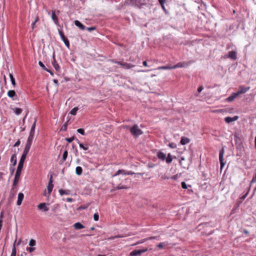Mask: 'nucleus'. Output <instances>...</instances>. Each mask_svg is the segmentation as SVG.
I'll list each match as a JSON object with an SVG mask.
<instances>
[{
	"label": "nucleus",
	"instance_id": "0e129e2a",
	"mask_svg": "<svg viewBox=\"0 0 256 256\" xmlns=\"http://www.w3.org/2000/svg\"><path fill=\"white\" fill-rule=\"evenodd\" d=\"M54 84H56V86H58V80H54Z\"/></svg>",
	"mask_w": 256,
	"mask_h": 256
},
{
	"label": "nucleus",
	"instance_id": "bb28decb",
	"mask_svg": "<svg viewBox=\"0 0 256 256\" xmlns=\"http://www.w3.org/2000/svg\"><path fill=\"white\" fill-rule=\"evenodd\" d=\"M184 160L185 159L184 158H181L180 159V164L184 168H186L188 166V165L185 164L184 162H183Z\"/></svg>",
	"mask_w": 256,
	"mask_h": 256
},
{
	"label": "nucleus",
	"instance_id": "49530a36",
	"mask_svg": "<svg viewBox=\"0 0 256 256\" xmlns=\"http://www.w3.org/2000/svg\"><path fill=\"white\" fill-rule=\"evenodd\" d=\"M74 140V136L72 137V138H66V140L68 142H70H70H72Z\"/></svg>",
	"mask_w": 256,
	"mask_h": 256
},
{
	"label": "nucleus",
	"instance_id": "09e8293b",
	"mask_svg": "<svg viewBox=\"0 0 256 256\" xmlns=\"http://www.w3.org/2000/svg\"><path fill=\"white\" fill-rule=\"evenodd\" d=\"M182 187L184 189L187 188V185H186V183L185 182H182Z\"/></svg>",
	"mask_w": 256,
	"mask_h": 256
},
{
	"label": "nucleus",
	"instance_id": "8fccbe9b",
	"mask_svg": "<svg viewBox=\"0 0 256 256\" xmlns=\"http://www.w3.org/2000/svg\"><path fill=\"white\" fill-rule=\"evenodd\" d=\"M38 64L40 65V67H42V68H43L44 69L46 70V68H45V66L44 65V64L41 62V61H40L38 62Z\"/></svg>",
	"mask_w": 256,
	"mask_h": 256
},
{
	"label": "nucleus",
	"instance_id": "c85d7f7f",
	"mask_svg": "<svg viewBox=\"0 0 256 256\" xmlns=\"http://www.w3.org/2000/svg\"><path fill=\"white\" fill-rule=\"evenodd\" d=\"M8 96L10 98H13L14 96H16V92L14 90H10L8 92Z\"/></svg>",
	"mask_w": 256,
	"mask_h": 256
},
{
	"label": "nucleus",
	"instance_id": "473e14b6",
	"mask_svg": "<svg viewBox=\"0 0 256 256\" xmlns=\"http://www.w3.org/2000/svg\"><path fill=\"white\" fill-rule=\"evenodd\" d=\"M172 69V66H162L158 67L157 70H171Z\"/></svg>",
	"mask_w": 256,
	"mask_h": 256
},
{
	"label": "nucleus",
	"instance_id": "39448f33",
	"mask_svg": "<svg viewBox=\"0 0 256 256\" xmlns=\"http://www.w3.org/2000/svg\"><path fill=\"white\" fill-rule=\"evenodd\" d=\"M52 176H50V180H49V182H48V184L47 186V188H48V195H50V193L52 190V188H53V187H54V185L52 184Z\"/></svg>",
	"mask_w": 256,
	"mask_h": 256
},
{
	"label": "nucleus",
	"instance_id": "9b49d317",
	"mask_svg": "<svg viewBox=\"0 0 256 256\" xmlns=\"http://www.w3.org/2000/svg\"><path fill=\"white\" fill-rule=\"evenodd\" d=\"M157 156L160 160L162 161L165 160L166 159V154L161 152H158L157 153Z\"/></svg>",
	"mask_w": 256,
	"mask_h": 256
},
{
	"label": "nucleus",
	"instance_id": "a878e982",
	"mask_svg": "<svg viewBox=\"0 0 256 256\" xmlns=\"http://www.w3.org/2000/svg\"><path fill=\"white\" fill-rule=\"evenodd\" d=\"M120 174H126V171L124 170H118L116 172L113 176H116L118 175H119Z\"/></svg>",
	"mask_w": 256,
	"mask_h": 256
},
{
	"label": "nucleus",
	"instance_id": "052dcab7",
	"mask_svg": "<svg viewBox=\"0 0 256 256\" xmlns=\"http://www.w3.org/2000/svg\"><path fill=\"white\" fill-rule=\"evenodd\" d=\"M10 170L11 175H12L14 172V168H10Z\"/></svg>",
	"mask_w": 256,
	"mask_h": 256
},
{
	"label": "nucleus",
	"instance_id": "774afa93",
	"mask_svg": "<svg viewBox=\"0 0 256 256\" xmlns=\"http://www.w3.org/2000/svg\"><path fill=\"white\" fill-rule=\"evenodd\" d=\"M38 16H37V17L36 18V19H35V20H34V22H35V23H36V22H38Z\"/></svg>",
	"mask_w": 256,
	"mask_h": 256
},
{
	"label": "nucleus",
	"instance_id": "cd10ccee",
	"mask_svg": "<svg viewBox=\"0 0 256 256\" xmlns=\"http://www.w3.org/2000/svg\"><path fill=\"white\" fill-rule=\"evenodd\" d=\"M122 66L127 69L134 67V65L126 62H123Z\"/></svg>",
	"mask_w": 256,
	"mask_h": 256
},
{
	"label": "nucleus",
	"instance_id": "4468645a",
	"mask_svg": "<svg viewBox=\"0 0 256 256\" xmlns=\"http://www.w3.org/2000/svg\"><path fill=\"white\" fill-rule=\"evenodd\" d=\"M156 238V236H151V237H150V238H144V239L134 244H133L132 246H136L137 244H142L148 240H152V239H154V238Z\"/></svg>",
	"mask_w": 256,
	"mask_h": 256
},
{
	"label": "nucleus",
	"instance_id": "338daca9",
	"mask_svg": "<svg viewBox=\"0 0 256 256\" xmlns=\"http://www.w3.org/2000/svg\"><path fill=\"white\" fill-rule=\"evenodd\" d=\"M35 24H36L35 22H34L32 23V29H34V28Z\"/></svg>",
	"mask_w": 256,
	"mask_h": 256
},
{
	"label": "nucleus",
	"instance_id": "f8f14e48",
	"mask_svg": "<svg viewBox=\"0 0 256 256\" xmlns=\"http://www.w3.org/2000/svg\"><path fill=\"white\" fill-rule=\"evenodd\" d=\"M75 25L78 26L81 30H84L85 29V26L83 25L78 20H76L74 22Z\"/></svg>",
	"mask_w": 256,
	"mask_h": 256
},
{
	"label": "nucleus",
	"instance_id": "3c124183",
	"mask_svg": "<svg viewBox=\"0 0 256 256\" xmlns=\"http://www.w3.org/2000/svg\"><path fill=\"white\" fill-rule=\"evenodd\" d=\"M34 248H27L26 250L30 252H32L34 250Z\"/></svg>",
	"mask_w": 256,
	"mask_h": 256
},
{
	"label": "nucleus",
	"instance_id": "e2e57ef3",
	"mask_svg": "<svg viewBox=\"0 0 256 256\" xmlns=\"http://www.w3.org/2000/svg\"><path fill=\"white\" fill-rule=\"evenodd\" d=\"M160 3L162 5L165 2V0H158Z\"/></svg>",
	"mask_w": 256,
	"mask_h": 256
},
{
	"label": "nucleus",
	"instance_id": "423d86ee",
	"mask_svg": "<svg viewBox=\"0 0 256 256\" xmlns=\"http://www.w3.org/2000/svg\"><path fill=\"white\" fill-rule=\"evenodd\" d=\"M224 154V150L222 148L219 154V160L220 164L221 169L224 165V163L223 162V157Z\"/></svg>",
	"mask_w": 256,
	"mask_h": 256
},
{
	"label": "nucleus",
	"instance_id": "5701e85b",
	"mask_svg": "<svg viewBox=\"0 0 256 256\" xmlns=\"http://www.w3.org/2000/svg\"><path fill=\"white\" fill-rule=\"evenodd\" d=\"M28 152L25 149L24 150L23 152V154L21 156V158L20 159V160H22V162H24L26 155L28 154Z\"/></svg>",
	"mask_w": 256,
	"mask_h": 256
},
{
	"label": "nucleus",
	"instance_id": "b1692460",
	"mask_svg": "<svg viewBox=\"0 0 256 256\" xmlns=\"http://www.w3.org/2000/svg\"><path fill=\"white\" fill-rule=\"evenodd\" d=\"M58 192H59L61 196H62L64 194L68 195V194H70V190H63L62 189L59 190Z\"/></svg>",
	"mask_w": 256,
	"mask_h": 256
},
{
	"label": "nucleus",
	"instance_id": "e433bc0d",
	"mask_svg": "<svg viewBox=\"0 0 256 256\" xmlns=\"http://www.w3.org/2000/svg\"><path fill=\"white\" fill-rule=\"evenodd\" d=\"M10 80H11L12 84L14 86H15L16 84V82H15V80H14V78L13 76V75L12 74H10Z\"/></svg>",
	"mask_w": 256,
	"mask_h": 256
},
{
	"label": "nucleus",
	"instance_id": "a211bd4d",
	"mask_svg": "<svg viewBox=\"0 0 256 256\" xmlns=\"http://www.w3.org/2000/svg\"><path fill=\"white\" fill-rule=\"evenodd\" d=\"M10 162L12 163L13 166H16L17 162L16 160V154H14L12 156L11 158H10Z\"/></svg>",
	"mask_w": 256,
	"mask_h": 256
},
{
	"label": "nucleus",
	"instance_id": "6ab92c4d",
	"mask_svg": "<svg viewBox=\"0 0 256 256\" xmlns=\"http://www.w3.org/2000/svg\"><path fill=\"white\" fill-rule=\"evenodd\" d=\"M52 18L56 24H58V20L57 16L56 15L55 11H52Z\"/></svg>",
	"mask_w": 256,
	"mask_h": 256
},
{
	"label": "nucleus",
	"instance_id": "c9c22d12",
	"mask_svg": "<svg viewBox=\"0 0 256 256\" xmlns=\"http://www.w3.org/2000/svg\"><path fill=\"white\" fill-rule=\"evenodd\" d=\"M68 151L66 150L64 153H63V154H62V162H64V161H65L68 157Z\"/></svg>",
	"mask_w": 256,
	"mask_h": 256
},
{
	"label": "nucleus",
	"instance_id": "5fc2aeb1",
	"mask_svg": "<svg viewBox=\"0 0 256 256\" xmlns=\"http://www.w3.org/2000/svg\"><path fill=\"white\" fill-rule=\"evenodd\" d=\"M256 182V175L254 176L253 177L252 181H251V184L252 183H254V182Z\"/></svg>",
	"mask_w": 256,
	"mask_h": 256
},
{
	"label": "nucleus",
	"instance_id": "c756f323",
	"mask_svg": "<svg viewBox=\"0 0 256 256\" xmlns=\"http://www.w3.org/2000/svg\"><path fill=\"white\" fill-rule=\"evenodd\" d=\"M172 156L171 154H168V156L166 157V162L168 164H170L172 162Z\"/></svg>",
	"mask_w": 256,
	"mask_h": 256
},
{
	"label": "nucleus",
	"instance_id": "f704fd0d",
	"mask_svg": "<svg viewBox=\"0 0 256 256\" xmlns=\"http://www.w3.org/2000/svg\"><path fill=\"white\" fill-rule=\"evenodd\" d=\"M79 146L81 148H82V150H86L88 149V146L87 144L86 145H84L82 143H80Z\"/></svg>",
	"mask_w": 256,
	"mask_h": 256
},
{
	"label": "nucleus",
	"instance_id": "f257e3e1",
	"mask_svg": "<svg viewBox=\"0 0 256 256\" xmlns=\"http://www.w3.org/2000/svg\"><path fill=\"white\" fill-rule=\"evenodd\" d=\"M24 163V162H22V160H20V162H18V166L17 170L16 171V174H15V176H14V180L12 188L11 190V192H12L14 190V187L16 186L18 183V182L19 180L20 177V176L21 174V172H22V169L23 168Z\"/></svg>",
	"mask_w": 256,
	"mask_h": 256
},
{
	"label": "nucleus",
	"instance_id": "20e7f679",
	"mask_svg": "<svg viewBox=\"0 0 256 256\" xmlns=\"http://www.w3.org/2000/svg\"><path fill=\"white\" fill-rule=\"evenodd\" d=\"M38 208L40 210H42L44 212H47L49 208L47 206V204L45 202L40 204L38 206Z\"/></svg>",
	"mask_w": 256,
	"mask_h": 256
},
{
	"label": "nucleus",
	"instance_id": "4d7b16f0",
	"mask_svg": "<svg viewBox=\"0 0 256 256\" xmlns=\"http://www.w3.org/2000/svg\"><path fill=\"white\" fill-rule=\"evenodd\" d=\"M140 250L142 254V253L145 252L146 251H148V248H143L142 250Z\"/></svg>",
	"mask_w": 256,
	"mask_h": 256
},
{
	"label": "nucleus",
	"instance_id": "f03ea898",
	"mask_svg": "<svg viewBox=\"0 0 256 256\" xmlns=\"http://www.w3.org/2000/svg\"><path fill=\"white\" fill-rule=\"evenodd\" d=\"M130 132L134 137H137L142 133V130L138 128L137 125H134L132 126L130 128Z\"/></svg>",
	"mask_w": 256,
	"mask_h": 256
},
{
	"label": "nucleus",
	"instance_id": "7ed1b4c3",
	"mask_svg": "<svg viewBox=\"0 0 256 256\" xmlns=\"http://www.w3.org/2000/svg\"><path fill=\"white\" fill-rule=\"evenodd\" d=\"M250 89V87H245L244 86H240L239 90L236 92V94H238V96L240 94H244L247 91H248Z\"/></svg>",
	"mask_w": 256,
	"mask_h": 256
},
{
	"label": "nucleus",
	"instance_id": "ea45409f",
	"mask_svg": "<svg viewBox=\"0 0 256 256\" xmlns=\"http://www.w3.org/2000/svg\"><path fill=\"white\" fill-rule=\"evenodd\" d=\"M36 240H33V239H31L30 242H29V246H34L36 245Z\"/></svg>",
	"mask_w": 256,
	"mask_h": 256
},
{
	"label": "nucleus",
	"instance_id": "37998d69",
	"mask_svg": "<svg viewBox=\"0 0 256 256\" xmlns=\"http://www.w3.org/2000/svg\"><path fill=\"white\" fill-rule=\"evenodd\" d=\"M77 132L80 134H81L82 135H84L85 134V133H84V129L82 128H78L77 130Z\"/></svg>",
	"mask_w": 256,
	"mask_h": 256
},
{
	"label": "nucleus",
	"instance_id": "7c9ffc66",
	"mask_svg": "<svg viewBox=\"0 0 256 256\" xmlns=\"http://www.w3.org/2000/svg\"><path fill=\"white\" fill-rule=\"evenodd\" d=\"M168 243L166 242H160L157 245V246L160 248H163L164 246H167Z\"/></svg>",
	"mask_w": 256,
	"mask_h": 256
},
{
	"label": "nucleus",
	"instance_id": "72a5a7b5",
	"mask_svg": "<svg viewBox=\"0 0 256 256\" xmlns=\"http://www.w3.org/2000/svg\"><path fill=\"white\" fill-rule=\"evenodd\" d=\"M16 242V240H15V242H14V244L13 246V248L12 250V252L10 256H16V246H15Z\"/></svg>",
	"mask_w": 256,
	"mask_h": 256
},
{
	"label": "nucleus",
	"instance_id": "864d4df0",
	"mask_svg": "<svg viewBox=\"0 0 256 256\" xmlns=\"http://www.w3.org/2000/svg\"><path fill=\"white\" fill-rule=\"evenodd\" d=\"M169 146L171 148H176V144H174V143H170V144H169Z\"/></svg>",
	"mask_w": 256,
	"mask_h": 256
},
{
	"label": "nucleus",
	"instance_id": "0eeeda50",
	"mask_svg": "<svg viewBox=\"0 0 256 256\" xmlns=\"http://www.w3.org/2000/svg\"><path fill=\"white\" fill-rule=\"evenodd\" d=\"M238 116H236L232 118L228 116L224 118V120L226 123L230 124L232 122H234L238 120Z\"/></svg>",
	"mask_w": 256,
	"mask_h": 256
},
{
	"label": "nucleus",
	"instance_id": "13d9d810",
	"mask_svg": "<svg viewBox=\"0 0 256 256\" xmlns=\"http://www.w3.org/2000/svg\"><path fill=\"white\" fill-rule=\"evenodd\" d=\"M203 89H204V88L202 86H200L198 89V92H200Z\"/></svg>",
	"mask_w": 256,
	"mask_h": 256
},
{
	"label": "nucleus",
	"instance_id": "a18cd8bd",
	"mask_svg": "<svg viewBox=\"0 0 256 256\" xmlns=\"http://www.w3.org/2000/svg\"><path fill=\"white\" fill-rule=\"evenodd\" d=\"M99 216L98 213H96L94 215V219L95 221H98V220Z\"/></svg>",
	"mask_w": 256,
	"mask_h": 256
},
{
	"label": "nucleus",
	"instance_id": "f3484780",
	"mask_svg": "<svg viewBox=\"0 0 256 256\" xmlns=\"http://www.w3.org/2000/svg\"><path fill=\"white\" fill-rule=\"evenodd\" d=\"M190 142V140L189 138H185V137H182L181 138V140H180V144L182 145H184V144H186L189 143Z\"/></svg>",
	"mask_w": 256,
	"mask_h": 256
},
{
	"label": "nucleus",
	"instance_id": "58836bf2",
	"mask_svg": "<svg viewBox=\"0 0 256 256\" xmlns=\"http://www.w3.org/2000/svg\"><path fill=\"white\" fill-rule=\"evenodd\" d=\"M129 188V187L128 186H118L116 187L113 190H120V189H127Z\"/></svg>",
	"mask_w": 256,
	"mask_h": 256
},
{
	"label": "nucleus",
	"instance_id": "393cba45",
	"mask_svg": "<svg viewBox=\"0 0 256 256\" xmlns=\"http://www.w3.org/2000/svg\"><path fill=\"white\" fill-rule=\"evenodd\" d=\"M82 172V169L80 166H77L76 168V173L77 175L80 176Z\"/></svg>",
	"mask_w": 256,
	"mask_h": 256
},
{
	"label": "nucleus",
	"instance_id": "aec40b11",
	"mask_svg": "<svg viewBox=\"0 0 256 256\" xmlns=\"http://www.w3.org/2000/svg\"><path fill=\"white\" fill-rule=\"evenodd\" d=\"M53 57H54V60H53V61L52 62V66L54 67V68H55V70L56 71H58L60 70V66H59L58 64L56 61V60H55V59L54 58V56H53Z\"/></svg>",
	"mask_w": 256,
	"mask_h": 256
},
{
	"label": "nucleus",
	"instance_id": "c03bdc74",
	"mask_svg": "<svg viewBox=\"0 0 256 256\" xmlns=\"http://www.w3.org/2000/svg\"><path fill=\"white\" fill-rule=\"evenodd\" d=\"M65 45L68 47V48H69L70 46V43H69V41L68 40L67 38L66 39H64V40H62Z\"/></svg>",
	"mask_w": 256,
	"mask_h": 256
},
{
	"label": "nucleus",
	"instance_id": "2f4dec72",
	"mask_svg": "<svg viewBox=\"0 0 256 256\" xmlns=\"http://www.w3.org/2000/svg\"><path fill=\"white\" fill-rule=\"evenodd\" d=\"M14 112L16 115H19L22 112V110L20 108H16L14 109Z\"/></svg>",
	"mask_w": 256,
	"mask_h": 256
},
{
	"label": "nucleus",
	"instance_id": "9d476101",
	"mask_svg": "<svg viewBox=\"0 0 256 256\" xmlns=\"http://www.w3.org/2000/svg\"><path fill=\"white\" fill-rule=\"evenodd\" d=\"M238 96V94H236V92L233 93L226 98V100L228 102H232Z\"/></svg>",
	"mask_w": 256,
	"mask_h": 256
},
{
	"label": "nucleus",
	"instance_id": "79ce46f5",
	"mask_svg": "<svg viewBox=\"0 0 256 256\" xmlns=\"http://www.w3.org/2000/svg\"><path fill=\"white\" fill-rule=\"evenodd\" d=\"M59 34L60 35V38L62 40H64V39H66V38L65 37L64 33L62 31H59Z\"/></svg>",
	"mask_w": 256,
	"mask_h": 256
},
{
	"label": "nucleus",
	"instance_id": "69168bd1",
	"mask_svg": "<svg viewBox=\"0 0 256 256\" xmlns=\"http://www.w3.org/2000/svg\"><path fill=\"white\" fill-rule=\"evenodd\" d=\"M46 70L47 72H49L50 74H51L52 76H53V75H54L53 72H52L50 70H48V69H46Z\"/></svg>",
	"mask_w": 256,
	"mask_h": 256
},
{
	"label": "nucleus",
	"instance_id": "412c9836",
	"mask_svg": "<svg viewBox=\"0 0 256 256\" xmlns=\"http://www.w3.org/2000/svg\"><path fill=\"white\" fill-rule=\"evenodd\" d=\"M36 122V120L35 118L34 119V123H33V124H32V126L31 127V129H30V134H34Z\"/></svg>",
	"mask_w": 256,
	"mask_h": 256
},
{
	"label": "nucleus",
	"instance_id": "6e6d98bb",
	"mask_svg": "<svg viewBox=\"0 0 256 256\" xmlns=\"http://www.w3.org/2000/svg\"><path fill=\"white\" fill-rule=\"evenodd\" d=\"M20 140H18L14 144V146H18L20 144Z\"/></svg>",
	"mask_w": 256,
	"mask_h": 256
},
{
	"label": "nucleus",
	"instance_id": "2eb2a0df",
	"mask_svg": "<svg viewBox=\"0 0 256 256\" xmlns=\"http://www.w3.org/2000/svg\"><path fill=\"white\" fill-rule=\"evenodd\" d=\"M187 64L185 62H178L176 64L172 66V69L178 68H183L187 66Z\"/></svg>",
	"mask_w": 256,
	"mask_h": 256
},
{
	"label": "nucleus",
	"instance_id": "ddd939ff",
	"mask_svg": "<svg viewBox=\"0 0 256 256\" xmlns=\"http://www.w3.org/2000/svg\"><path fill=\"white\" fill-rule=\"evenodd\" d=\"M142 254L141 252V251L138 250H134L132 252H131L130 254V256H138L141 255Z\"/></svg>",
	"mask_w": 256,
	"mask_h": 256
},
{
	"label": "nucleus",
	"instance_id": "1a4fd4ad",
	"mask_svg": "<svg viewBox=\"0 0 256 256\" xmlns=\"http://www.w3.org/2000/svg\"><path fill=\"white\" fill-rule=\"evenodd\" d=\"M24 195L22 192H20L18 194L17 205L20 206L22 204V201L24 199Z\"/></svg>",
	"mask_w": 256,
	"mask_h": 256
},
{
	"label": "nucleus",
	"instance_id": "680f3d73",
	"mask_svg": "<svg viewBox=\"0 0 256 256\" xmlns=\"http://www.w3.org/2000/svg\"><path fill=\"white\" fill-rule=\"evenodd\" d=\"M143 65L145 66H148V64H147V62L146 61H144L143 62Z\"/></svg>",
	"mask_w": 256,
	"mask_h": 256
},
{
	"label": "nucleus",
	"instance_id": "a19ab883",
	"mask_svg": "<svg viewBox=\"0 0 256 256\" xmlns=\"http://www.w3.org/2000/svg\"><path fill=\"white\" fill-rule=\"evenodd\" d=\"M136 174V175L142 176L144 174H142V173L134 174V172H132V171H128V172H126V175H130V174Z\"/></svg>",
	"mask_w": 256,
	"mask_h": 256
},
{
	"label": "nucleus",
	"instance_id": "de8ad7c7",
	"mask_svg": "<svg viewBox=\"0 0 256 256\" xmlns=\"http://www.w3.org/2000/svg\"><path fill=\"white\" fill-rule=\"evenodd\" d=\"M86 30L88 32H92V31L96 30V27H94V26L88 27V28H86Z\"/></svg>",
	"mask_w": 256,
	"mask_h": 256
},
{
	"label": "nucleus",
	"instance_id": "6e6552de",
	"mask_svg": "<svg viewBox=\"0 0 256 256\" xmlns=\"http://www.w3.org/2000/svg\"><path fill=\"white\" fill-rule=\"evenodd\" d=\"M237 53L236 52L232 50L228 52V57L234 60H236L237 58Z\"/></svg>",
	"mask_w": 256,
	"mask_h": 256
},
{
	"label": "nucleus",
	"instance_id": "603ef678",
	"mask_svg": "<svg viewBox=\"0 0 256 256\" xmlns=\"http://www.w3.org/2000/svg\"><path fill=\"white\" fill-rule=\"evenodd\" d=\"M30 146H31L30 145L26 144L24 149L26 150H28V152H29V150H30Z\"/></svg>",
	"mask_w": 256,
	"mask_h": 256
},
{
	"label": "nucleus",
	"instance_id": "dca6fc26",
	"mask_svg": "<svg viewBox=\"0 0 256 256\" xmlns=\"http://www.w3.org/2000/svg\"><path fill=\"white\" fill-rule=\"evenodd\" d=\"M34 134H30L29 136L26 141V144L32 145V142L34 138Z\"/></svg>",
	"mask_w": 256,
	"mask_h": 256
},
{
	"label": "nucleus",
	"instance_id": "4be33fe9",
	"mask_svg": "<svg viewBox=\"0 0 256 256\" xmlns=\"http://www.w3.org/2000/svg\"><path fill=\"white\" fill-rule=\"evenodd\" d=\"M74 228L76 230H80L83 228L84 226L80 222H76L74 224Z\"/></svg>",
	"mask_w": 256,
	"mask_h": 256
},
{
	"label": "nucleus",
	"instance_id": "bf43d9fd",
	"mask_svg": "<svg viewBox=\"0 0 256 256\" xmlns=\"http://www.w3.org/2000/svg\"><path fill=\"white\" fill-rule=\"evenodd\" d=\"M66 200L68 202H72L73 201V199L70 198H67Z\"/></svg>",
	"mask_w": 256,
	"mask_h": 256
},
{
	"label": "nucleus",
	"instance_id": "4c0bfd02",
	"mask_svg": "<svg viewBox=\"0 0 256 256\" xmlns=\"http://www.w3.org/2000/svg\"><path fill=\"white\" fill-rule=\"evenodd\" d=\"M78 110V108L77 107H75L73 108L70 112V114L72 115H76V112Z\"/></svg>",
	"mask_w": 256,
	"mask_h": 256
}]
</instances>
